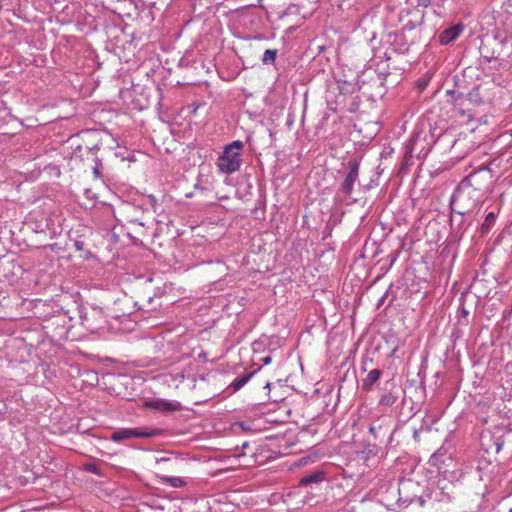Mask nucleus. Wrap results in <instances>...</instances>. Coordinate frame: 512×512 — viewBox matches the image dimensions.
I'll use <instances>...</instances> for the list:
<instances>
[{"label": "nucleus", "mask_w": 512, "mask_h": 512, "mask_svg": "<svg viewBox=\"0 0 512 512\" xmlns=\"http://www.w3.org/2000/svg\"><path fill=\"white\" fill-rule=\"evenodd\" d=\"M369 432H370L372 435L376 436V428H375L374 426H370V427H369Z\"/></svg>", "instance_id": "obj_31"}, {"label": "nucleus", "mask_w": 512, "mask_h": 512, "mask_svg": "<svg viewBox=\"0 0 512 512\" xmlns=\"http://www.w3.org/2000/svg\"><path fill=\"white\" fill-rule=\"evenodd\" d=\"M399 387L392 381H387L381 389L379 404L385 407H391L399 397Z\"/></svg>", "instance_id": "obj_9"}, {"label": "nucleus", "mask_w": 512, "mask_h": 512, "mask_svg": "<svg viewBox=\"0 0 512 512\" xmlns=\"http://www.w3.org/2000/svg\"><path fill=\"white\" fill-rule=\"evenodd\" d=\"M161 480H162V482H164L174 488H181L186 485V482L180 477L163 476V477H161Z\"/></svg>", "instance_id": "obj_17"}, {"label": "nucleus", "mask_w": 512, "mask_h": 512, "mask_svg": "<svg viewBox=\"0 0 512 512\" xmlns=\"http://www.w3.org/2000/svg\"><path fill=\"white\" fill-rule=\"evenodd\" d=\"M256 372L257 370H254L252 372L244 373L243 375L239 376L230 384L229 389H231L232 392H237L252 378V376Z\"/></svg>", "instance_id": "obj_13"}, {"label": "nucleus", "mask_w": 512, "mask_h": 512, "mask_svg": "<svg viewBox=\"0 0 512 512\" xmlns=\"http://www.w3.org/2000/svg\"><path fill=\"white\" fill-rule=\"evenodd\" d=\"M508 512H512V507L508 510Z\"/></svg>", "instance_id": "obj_37"}, {"label": "nucleus", "mask_w": 512, "mask_h": 512, "mask_svg": "<svg viewBox=\"0 0 512 512\" xmlns=\"http://www.w3.org/2000/svg\"><path fill=\"white\" fill-rule=\"evenodd\" d=\"M73 246H74V248H75L77 251H83V250H84V246H85V244H84V242H82V241H78V240H76V241L74 242Z\"/></svg>", "instance_id": "obj_22"}, {"label": "nucleus", "mask_w": 512, "mask_h": 512, "mask_svg": "<svg viewBox=\"0 0 512 512\" xmlns=\"http://www.w3.org/2000/svg\"><path fill=\"white\" fill-rule=\"evenodd\" d=\"M447 95L451 96L454 104H457L464 97L463 93L456 90H448Z\"/></svg>", "instance_id": "obj_20"}, {"label": "nucleus", "mask_w": 512, "mask_h": 512, "mask_svg": "<svg viewBox=\"0 0 512 512\" xmlns=\"http://www.w3.org/2000/svg\"><path fill=\"white\" fill-rule=\"evenodd\" d=\"M94 173H95L96 175H97V174H99V169H98V167H95V168H94Z\"/></svg>", "instance_id": "obj_33"}, {"label": "nucleus", "mask_w": 512, "mask_h": 512, "mask_svg": "<svg viewBox=\"0 0 512 512\" xmlns=\"http://www.w3.org/2000/svg\"><path fill=\"white\" fill-rule=\"evenodd\" d=\"M249 446H250L249 442H246V441H245V442H243V443H242V445H241V449H242V450L248 449V448H249Z\"/></svg>", "instance_id": "obj_30"}, {"label": "nucleus", "mask_w": 512, "mask_h": 512, "mask_svg": "<svg viewBox=\"0 0 512 512\" xmlns=\"http://www.w3.org/2000/svg\"><path fill=\"white\" fill-rule=\"evenodd\" d=\"M125 219L127 223L138 226L139 228H145L146 226H153V219L149 212H145L139 206H130L125 213Z\"/></svg>", "instance_id": "obj_4"}, {"label": "nucleus", "mask_w": 512, "mask_h": 512, "mask_svg": "<svg viewBox=\"0 0 512 512\" xmlns=\"http://www.w3.org/2000/svg\"><path fill=\"white\" fill-rule=\"evenodd\" d=\"M128 236L133 239L135 244H138V242L142 243L141 239H139L138 237L134 236L131 232H128Z\"/></svg>", "instance_id": "obj_26"}, {"label": "nucleus", "mask_w": 512, "mask_h": 512, "mask_svg": "<svg viewBox=\"0 0 512 512\" xmlns=\"http://www.w3.org/2000/svg\"><path fill=\"white\" fill-rule=\"evenodd\" d=\"M82 324L91 331L103 328L106 323L103 310L100 307L93 306L89 312L81 313Z\"/></svg>", "instance_id": "obj_5"}, {"label": "nucleus", "mask_w": 512, "mask_h": 512, "mask_svg": "<svg viewBox=\"0 0 512 512\" xmlns=\"http://www.w3.org/2000/svg\"><path fill=\"white\" fill-rule=\"evenodd\" d=\"M382 375V371L380 369L371 370L367 376L363 379L362 389L364 391H371L373 385L379 380Z\"/></svg>", "instance_id": "obj_12"}, {"label": "nucleus", "mask_w": 512, "mask_h": 512, "mask_svg": "<svg viewBox=\"0 0 512 512\" xmlns=\"http://www.w3.org/2000/svg\"><path fill=\"white\" fill-rule=\"evenodd\" d=\"M261 361L263 362L264 365H268L272 361V358L270 356H265L261 358Z\"/></svg>", "instance_id": "obj_27"}, {"label": "nucleus", "mask_w": 512, "mask_h": 512, "mask_svg": "<svg viewBox=\"0 0 512 512\" xmlns=\"http://www.w3.org/2000/svg\"><path fill=\"white\" fill-rule=\"evenodd\" d=\"M7 412V406L5 403L0 402V415H4Z\"/></svg>", "instance_id": "obj_25"}, {"label": "nucleus", "mask_w": 512, "mask_h": 512, "mask_svg": "<svg viewBox=\"0 0 512 512\" xmlns=\"http://www.w3.org/2000/svg\"><path fill=\"white\" fill-rule=\"evenodd\" d=\"M496 221V215L493 212H489L484 222L481 225L480 232L481 234H486L490 231L491 227L495 224Z\"/></svg>", "instance_id": "obj_16"}, {"label": "nucleus", "mask_w": 512, "mask_h": 512, "mask_svg": "<svg viewBox=\"0 0 512 512\" xmlns=\"http://www.w3.org/2000/svg\"><path fill=\"white\" fill-rule=\"evenodd\" d=\"M147 408L159 412H174L181 409V404L178 402H171L165 399H155L145 403Z\"/></svg>", "instance_id": "obj_10"}, {"label": "nucleus", "mask_w": 512, "mask_h": 512, "mask_svg": "<svg viewBox=\"0 0 512 512\" xmlns=\"http://www.w3.org/2000/svg\"><path fill=\"white\" fill-rule=\"evenodd\" d=\"M359 176V162L356 159H351L348 162V172L340 185V190L345 195H350L353 191V186L358 180Z\"/></svg>", "instance_id": "obj_7"}, {"label": "nucleus", "mask_w": 512, "mask_h": 512, "mask_svg": "<svg viewBox=\"0 0 512 512\" xmlns=\"http://www.w3.org/2000/svg\"><path fill=\"white\" fill-rule=\"evenodd\" d=\"M458 312L464 318H466L469 315V311L463 305L459 308Z\"/></svg>", "instance_id": "obj_23"}, {"label": "nucleus", "mask_w": 512, "mask_h": 512, "mask_svg": "<svg viewBox=\"0 0 512 512\" xmlns=\"http://www.w3.org/2000/svg\"><path fill=\"white\" fill-rule=\"evenodd\" d=\"M483 58L486 60V62H491L496 57L494 55H491V56L483 55Z\"/></svg>", "instance_id": "obj_28"}, {"label": "nucleus", "mask_w": 512, "mask_h": 512, "mask_svg": "<svg viewBox=\"0 0 512 512\" xmlns=\"http://www.w3.org/2000/svg\"><path fill=\"white\" fill-rule=\"evenodd\" d=\"M84 470L89 472V473L98 475V476H102L103 475L100 466L98 464H96V463H93V462L85 463L84 464Z\"/></svg>", "instance_id": "obj_19"}, {"label": "nucleus", "mask_w": 512, "mask_h": 512, "mask_svg": "<svg viewBox=\"0 0 512 512\" xmlns=\"http://www.w3.org/2000/svg\"><path fill=\"white\" fill-rule=\"evenodd\" d=\"M158 434L156 429L144 430L142 428H125L115 431L111 435V440L120 442L131 438H150Z\"/></svg>", "instance_id": "obj_6"}, {"label": "nucleus", "mask_w": 512, "mask_h": 512, "mask_svg": "<svg viewBox=\"0 0 512 512\" xmlns=\"http://www.w3.org/2000/svg\"><path fill=\"white\" fill-rule=\"evenodd\" d=\"M474 216L454 214L451 212L450 226L453 235L461 239L466 229L472 224Z\"/></svg>", "instance_id": "obj_8"}, {"label": "nucleus", "mask_w": 512, "mask_h": 512, "mask_svg": "<svg viewBox=\"0 0 512 512\" xmlns=\"http://www.w3.org/2000/svg\"><path fill=\"white\" fill-rule=\"evenodd\" d=\"M431 4L430 0H417V5L422 7H428Z\"/></svg>", "instance_id": "obj_24"}, {"label": "nucleus", "mask_w": 512, "mask_h": 512, "mask_svg": "<svg viewBox=\"0 0 512 512\" xmlns=\"http://www.w3.org/2000/svg\"><path fill=\"white\" fill-rule=\"evenodd\" d=\"M169 458H161L160 461H169Z\"/></svg>", "instance_id": "obj_35"}, {"label": "nucleus", "mask_w": 512, "mask_h": 512, "mask_svg": "<svg viewBox=\"0 0 512 512\" xmlns=\"http://www.w3.org/2000/svg\"><path fill=\"white\" fill-rule=\"evenodd\" d=\"M491 181V170L487 167H481L480 169L471 172L460 182V184H466L468 188L475 190V192H478V194L483 197V194L489 188Z\"/></svg>", "instance_id": "obj_3"}, {"label": "nucleus", "mask_w": 512, "mask_h": 512, "mask_svg": "<svg viewBox=\"0 0 512 512\" xmlns=\"http://www.w3.org/2000/svg\"><path fill=\"white\" fill-rule=\"evenodd\" d=\"M482 196L468 188L466 184H459L455 189L451 201V212L459 215L475 216L480 209Z\"/></svg>", "instance_id": "obj_1"}, {"label": "nucleus", "mask_w": 512, "mask_h": 512, "mask_svg": "<svg viewBox=\"0 0 512 512\" xmlns=\"http://www.w3.org/2000/svg\"><path fill=\"white\" fill-rule=\"evenodd\" d=\"M419 503H420V505H423L424 504V500L422 498H419Z\"/></svg>", "instance_id": "obj_34"}, {"label": "nucleus", "mask_w": 512, "mask_h": 512, "mask_svg": "<svg viewBox=\"0 0 512 512\" xmlns=\"http://www.w3.org/2000/svg\"><path fill=\"white\" fill-rule=\"evenodd\" d=\"M500 450V445L497 443V451Z\"/></svg>", "instance_id": "obj_36"}, {"label": "nucleus", "mask_w": 512, "mask_h": 512, "mask_svg": "<svg viewBox=\"0 0 512 512\" xmlns=\"http://www.w3.org/2000/svg\"><path fill=\"white\" fill-rule=\"evenodd\" d=\"M388 292L385 293V295L379 300L378 307L384 304L385 298L387 297Z\"/></svg>", "instance_id": "obj_29"}, {"label": "nucleus", "mask_w": 512, "mask_h": 512, "mask_svg": "<svg viewBox=\"0 0 512 512\" xmlns=\"http://www.w3.org/2000/svg\"><path fill=\"white\" fill-rule=\"evenodd\" d=\"M244 144L240 140H235L224 147L223 153L217 159V167L220 172L232 174L240 169L241 150Z\"/></svg>", "instance_id": "obj_2"}, {"label": "nucleus", "mask_w": 512, "mask_h": 512, "mask_svg": "<svg viewBox=\"0 0 512 512\" xmlns=\"http://www.w3.org/2000/svg\"><path fill=\"white\" fill-rule=\"evenodd\" d=\"M277 56V50L276 49H267L262 57V62L265 65L273 64L275 62Z\"/></svg>", "instance_id": "obj_18"}, {"label": "nucleus", "mask_w": 512, "mask_h": 512, "mask_svg": "<svg viewBox=\"0 0 512 512\" xmlns=\"http://www.w3.org/2000/svg\"><path fill=\"white\" fill-rule=\"evenodd\" d=\"M324 480V473L322 471H314L300 480V485L308 486L314 483H320Z\"/></svg>", "instance_id": "obj_14"}, {"label": "nucleus", "mask_w": 512, "mask_h": 512, "mask_svg": "<svg viewBox=\"0 0 512 512\" xmlns=\"http://www.w3.org/2000/svg\"><path fill=\"white\" fill-rule=\"evenodd\" d=\"M151 226H146L145 228H139L138 226H133L132 230L133 232L138 235L139 237H145L148 235V232L147 230L150 228Z\"/></svg>", "instance_id": "obj_21"}, {"label": "nucleus", "mask_w": 512, "mask_h": 512, "mask_svg": "<svg viewBox=\"0 0 512 512\" xmlns=\"http://www.w3.org/2000/svg\"><path fill=\"white\" fill-rule=\"evenodd\" d=\"M464 26L461 23H458L456 25H453L447 29H445L440 35H439V42L442 45H447L457 39L461 32L463 31Z\"/></svg>", "instance_id": "obj_11"}, {"label": "nucleus", "mask_w": 512, "mask_h": 512, "mask_svg": "<svg viewBox=\"0 0 512 512\" xmlns=\"http://www.w3.org/2000/svg\"><path fill=\"white\" fill-rule=\"evenodd\" d=\"M467 100L475 105L480 106L484 104V99L480 93V86H475L468 94H467Z\"/></svg>", "instance_id": "obj_15"}, {"label": "nucleus", "mask_w": 512, "mask_h": 512, "mask_svg": "<svg viewBox=\"0 0 512 512\" xmlns=\"http://www.w3.org/2000/svg\"><path fill=\"white\" fill-rule=\"evenodd\" d=\"M418 437H419L418 431H415V432H414V438H415L416 440H418Z\"/></svg>", "instance_id": "obj_32"}]
</instances>
